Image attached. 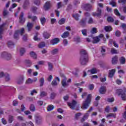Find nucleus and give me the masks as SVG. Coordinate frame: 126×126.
I'll return each instance as SVG.
<instances>
[{
	"label": "nucleus",
	"instance_id": "f257e3e1",
	"mask_svg": "<svg viewBox=\"0 0 126 126\" xmlns=\"http://www.w3.org/2000/svg\"><path fill=\"white\" fill-rule=\"evenodd\" d=\"M80 63L81 65H86L89 62V57L87 51L84 49H81L80 51Z\"/></svg>",
	"mask_w": 126,
	"mask_h": 126
},
{
	"label": "nucleus",
	"instance_id": "f03ea898",
	"mask_svg": "<svg viewBox=\"0 0 126 126\" xmlns=\"http://www.w3.org/2000/svg\"><path fill=\"white\" fill-rule=\"evenodd\" d=\"M92 98V95L91 94H89L85 100L83 102L82 106L81 107L82 110H87L89 107V105L91 103V99Z\"/></svg>",
	"mask_w": 126,
	"mask_h": 126
},
{
	"label": "nucleus",
	"instance_id": "7ed1b4c3",
	"mask_svg": "<svg viewBox=\"0 0 126 126\" xmlns=\"http://www.w3.org/2000/svg\"><path fill=\"white\" fill-rule=\"evenodd\" d=\"M117 93L118 96H120L123 101H126V88H124L123 90L121 89L117 90Z\"/></svg>",
	"mask_w": 126,
	"mask_h": 126
},
{
	"label": "nucleus",
	"instance_id": "20e7f679",
	"mask_svg": "<svg viewBox=\"0 0 126 126\" xmlns=\"http://www.w3.org/2000/svg\"><path fill=\"white\" fill-rule=\"evenodd\" d=\"M11 54L6 52H3L0 54V59H2V60H5L6 61H10V60H11Z\"/></svg>",
	"mask_w": 126,
	"mask_h": 126
},
{
	"label": "nucleus",
	"instance_id": "39448f33",
	"mask_svg": "<svg viewBox=\"0 0 126 126\" xmlns=\"http://www.w3.org/2000/svg\"><path fill=\"white\" fill-rule=\"evenodd\" d=\"M16 83L19 85L21 84H23V82H24V75H20L16 79Z\"/></svg>",
	"mask_w": 126,
	"mask_h": 126
},
{
	"label": "nucleus",
	"instance_id": "423d86ee",
	"mask_svg": "<svg viewBox=\"0 0 126 126\" xmlns=\"http://www.w3.org/2000/svg\"><path fill=\"white\" fill-rule=\"evenodd\" d=\"M34 119L35 124H36V125H41V124H42V122H43V118L41 117V116L35 115Z\"/></svg>",
	"mask_w": 126,
	"mask_h": 126
},
{
	"label": "nucleus",
	"instance_id": "0eeeda50",
	"mask_svg": "<svg viewBox=\"0 0 126 126\" xmlns=\"http://www.w3.org/2000/svg\"><path fill=\"white\" fill-rule=\"evenodd\" d=\"M82 8L86 11H90L92 8V5L89 3L84 4L82 6Z\"/></svg>",
	"mask_w": 126,
	"mask_h": 126
},
{
	"label": "nucleus",
	"instance_id": "6e6552de",
	"mask_svg": "<svg viewBox=\"0 0 126 126\" xmlns=\"http://www.w3.org/2000/svg\"><path fill=\"white\" fill-rule=\"evenodd\" d=\"M52 7V3L49 1H47L43 6V8L45 11L49 10Z\"/></svg>",
	"mask_w": 126,
	"mask_h": 126
},
{
	"label": "nucleus",
	"instance_id": "1a4fd4ad",
	"mask_svg": "<svg viewBox=\"0 0 126 126\" xmlns=\"http://www.w3.org/2000/svg\"><path fill=\"white\" fill-rule=\"evenodd\" d=\"M25 21H26V19L24 18V13L21 12L19 18V22L23 24V23H25Z\"/></svg>",
	"mask_w": 126,
	"mask_h": 126
},
{
	"label": "nucleus",
	"instance_id": "9d476101",
	"mask_svg": "<svg viewBox=\"0 0 126 126\" xmlns=\"http://www.w3.org/2000/svg\"><path fill=\"white\" fill-rule=\"evenodd\" d=\"M77 104L76 101L73 100L71 103H68V106L69 107L70 109L71 110H74L75 109V106Z\"/></svg>",
	"mask_w": 126,
	"mask_h": 126
},
{
	"label": "nucleus",
	"instance_id": "9b49d317",
	"mask_svg": "<svg viewBox=\"0 0 126 126\" xmlns=\"http://www.w3.org/2000/svg\"><path fill=\"white\" fill-rule=\"evenodd\" d=\"M62 85L64 88H66V87L69 86V84L67 82L66 78H64L62 79L61 81Z\"/></svg>",
	"mask_w": 126,
	"mask_h": 126
},
{
	"label": "nucleus",
	"instance_id": "f8f14e48",
	"mask_svg": "<svg viewBox=\"0 0 126 126\" xmlns=\"http://www.w3.org/2000/svg\"><path fill=\"white\" fill-rule=\"evenodd\" d=\"M87 21V18H83L79 22V24L82 27H85L86 26V22Z\"/></svg>",
	"mask_w": 126,
	"mask_h": 126
},
{
	"label": "nucleus",
	"instance_id": "ddd939ff",
	"mask_svg": "<svg viewBox=\"0 0 126 126\" xmlns=\"http://www.w3.org/2000/svg\"><path fill=\"white\" fill-rule=\"evenodd\" d=\"M60 39L58 37H56L55 38L51 39L50 41V44H51V45H57V44L60 43Z\"/></svg>",
	"mask_w": 126,
	"mask_h": 126
},
{
	"label": "nucleus",
	"instance_id": "4468645a",
	"mask_svg": "<svg viewBox=\"0 0 126 126\" xmlns=\"http://www.w3.org/2000/svg\"><path fill=\"white\" fill-rule=\"evenodd\" d=\"M102 14V10L99 8H97V12L93 13V16L100 17Z\"/></svg>",
	"mask_w": 126,
	"mask_h": 126
},
{
	"label": "nucleus",
	"instance_id": "2eb2a0df",
	"mask_svg": "<svg viewBox=\"0 0 126 126\" xmlns=\"http://www.w3.org/2000/svg\"><path fill=\"white\" fill-rule=\"evenodd\" d=\"M115 72H116V69H112L108 71V77L113 78L115 76Z\"/></svg>",
	"mask_w": 126,
	"mask_h": 126
},
{
	"label": "nucleus",
	"instance_id": "dca6fc26",
	"mask_svg": "<svg viewBox=\"0 0 126 126\" xmlns=\"http://www.w3.org/2000/svg\"><path fill=\"white\" fill-rule=\"evenodd\" d=\"M33 27H34V24H33V23L28 22L27 25V27L28 28V32H31Z\"/></svg>",
	"mask_w": 126,
	"mask_h": 126
},
{
	"label": "nucleus",
	"instance_id": "f3484780",
	"mask_svg": "<svg viewBox=\"0 0 126 126\" xmlns=\"http://www.w3.org/2000/svg\"><path fill=\"white\" fill-rule=\"evenodd\" d=\"M100 52L102 57L106 56V46H103L100 47Z\"/></svg>",
	"mask_w": 126,
	"mask_h": 126
},
{
	"label": "nucleus",
	"instance_id": "a211bd4d",
	"mask_svg": "<svg viewBox=\"0 0 126 126\" xmlns=\"http://www.w3.org/2000/svg\"><path fill=\"white\" fill-rule=\"evenodd\" d=\"M37 78H34L33 79H32L31 78H29L27 81H26V84H32V83H33V82H36L37 81Z\"/></svg>",
	"mask_w": 126,
	"mask_h": 126
},
{
	"label": "nucleus",
	"instance_id": "6ab92c4d",
	"mask_svg": "<svg viewBox=\"0 0 126 126\" xmlns=\"http://www.w3.org/2000/svg\"><path fill=\"white\" fill-rule=\"evenodd\" d=\"M99 93L100 94H105L106 93V87L102 86L99 89Z\"/></svg>",
	"mask_w": 126,
	"mask_h": 126
},
{
	"label": "nucleus",
	"instance_id": "aec40b11",
	"mask_svg": "<svg viewBox=\"0 0 126 126\" xmlns=\"http://www.w3.org/2000/svg\"><path fill=\"white\" fill-rule=\"evenodd\" d=\"M43 36L44 39H49L51 37V33L48 32H44L43 33Z\"/></svg>",
	"mask_w": 126,
	"mask_h": 126
},
{
	"label": "nucleus",
	"instance_id": "412c9836",
	"mask_svg": "<svg viewBox=\"0 0 126 126\" xmlns=\"http://www.w3.org/2000/svg\"><path fill=\"white\" fill-rule=\"evenodd\" d=\"M6 25V23H3L0 26V40L2 39V36H1V33L2 32V29L4 26Z\"/></svg>",
	"mask_w": 126,
	"mask_h": 126
},
{
	"label": "nucleus",
	"instance_id": "4be33fe9",
	"mask_svg": "<svg viewBox=\"0 0 126 126\" xmlns=\"http://www.w3.org/2000/svg\"><path fill=\"white\" fill-rule=\"evenodd\" d=\"M104 29L106 32H110L113 30V27L112 26H105Z\"/></svg>",
	"mask_w": 126,
	"mask_h": 126
},
{
	"label": "nucleus",
	"instance_id": "5701e85b",
	"mask_svg": "<svg viewBox=\"0 0 126 126\" xmlns=\"http://www.w3.org/2000/svg\"><path fill=\"white\" fill-rule=\"evenodd\" d=\"M112 64H117L118 63V56H115L112 59Z\"/></svg>",
	"mask_w": 126,
	"mask_h": 126
},
{
	"label": "nucleus",
	"instance_id": "b1692460",
	"mask_svg": "<svg viewBox=\"0 0 126 126\" xmlns=\"http://www.w3.org/2000/svg\"><path fill=\"white\" fill-rule=\"evenodd\" d=\"M28 5H29V0H26L23 6L24 9H27V6H28Z\"/></svg>",
	"mask_w": 126,
	"mask_h": 126
},
{
	"label": "nucleus",
	"instance_id": "393cba45",
	"mask_svg": "<svg viewBox=\"0 0 126 126\" xmlns=\"http://www.w3.org/2000/svg\"><path fill=\"white\" fill-rule=\"evenodd\" d=\"M69 36V32H65L62 35L61 37L62 38H67V37Z\"/></svg>",
	"mask_w": 126,
	"mask_h": 126
},
{
	"label": "nucleus",
	"instance_id": "a878e982",
	"mask_svg": "<svg viewBox=\"0 0 126 126\" xmlns=\"http://www.w3.org/2000/svg\"><path fill=\"white\" fill-rule=\"evenodd\" d=\"M7 45L8 48H10L11 49L14 47V44L11 41H8L7 43Z\"/></svg>",
	"mask_w": 126,
	"mask_h": 126
},
{
	"label": "nucleus",
	"instance_id": "bb28decb",
	"mask_svg": "<svg viewBox=\"0 0 126 126\" xmlns=\"http://www.w3.org/2000/svg\"><path fill=\"white\" fill-rule=\"evenodd\" d=\"M72 17L74 18L75 20L78 21L79 20V17H80V15L78 14H74L72 15Z\"/></svg>",
	"mask_w": 126,
	"mask_h": 126
},
{
	"label": "nucleus",
	"instance_id": "cd10ccee",
	"mask_svg": "<svg viewBox=\"0 0 126 126\" xmlns=\"http://www.w3.org/2000/svg\"><path fill=\"white\" fill-rule=\"evenodd\" d=\"M120 64H125L126 63V58L124 57H122L119 59Z\"/></svg>",
	"mask_w": 126,
	"mask_h": 126
},
{
	"label": "nucleus",
	"instance_id": "c85d7f7f",
	"mask_svg": "<svg viewBox=\"0 0 126 126\" xmlns=\"http://www.w3.org/2000/svg\"><path fill=\"white\" fill-rule=\"evenodd\" d=\"M19 36V31H16L14 34V38L17 40L18 39V37Z\"/></svg>",
	"mask_w": 126,
	"mask_h": 126
},
{
	"label": "nucleus",
	"instance_id": "c756f323",
	"mask_svg": "<svg viewBox=\"0 0 126 126\" xmlns=\"http://www.w3.org/2000/svg\"><path fill=\"white\" fill-rule=\"evenodd\" d=\"M93 42L94 44H96V43H98V42H100V38H99V37L96 36L95 37L93 38Z\"/></svg>",
	"mask_w": 126,
	"mask_h": 126
},
{
	"label": "nucleus",
	"instance_id": "7c9ffc66",
	"mask_svg": "<svg viewBox=\"0 0 126 126\" xmlns=\"http://www.w3.org/2000/svg\"><path fill=\"white\" fill-rule=\"evenodd\" d=\"M30 55L32 58H33V59H37V54H36V53L33 51H31L30 53Z\"/></svg>",
	"mask_w": 126,
	"mask_h": 126
},
{
	"label": "nucleus",
	"instance_id": "2f4dec72",
	"mask_svg": "<svg viewBox=\"0 0 126 126\" xmlns=\"http://www.w3.org/2000/svg\"><path fill=\"white\" fill-rule=\"evenodd\" d=\"M4 76L5 77V81H9V80H10V77H9V74H7V73H5L4 74Z\"/></svg>",
	"mask_w": 126,
	"mask_h": 126
},
{
	"label": "nucleus",
	"instance_id": "473e14b6",
	"mask_svg": "<svg viewBox=\"0 0 126 126\" xmlns=\"http://www.w3.org/2000/svg\"><path fill=\"white\" fill-rule=\"evenodd\" d=\"M25 52H26V50H25V48H21L20 49V56H23L25 54Z\"/></svg>",
	"mask_w": 126,
	"mask_h": 126
},
{
	"label": "nucleus",
	"instance_id": "72a5a7b5",
	"mask_svg": "<svg viewBox=\"0 0 126 126\" xmlns=\"http://www.w3.org/2000/svg\"><path fill=\"white\" fill-rule=\"evenodd\" d=\"M88 72H91L92 74H94L95 73H97V70L95 68H93L91 70H88Z\"/></svg>",
	"mask_w": 126,
	"mask_h": 126
},
{
	"label": "nucleus",
	"instance_id": "f704fd0d",
	"mask_svg": "<svg viewBox=\"0 0 126 126\" xmlns=\"http://www.w3.org/2000/svg\"><path fill=\"white\" fill-rule=\"evenodd\" d=\"M107 21L110 23H113L114 21H115V20H114V18L113 17L109 16L107 18Z\"/></svg>",
	"mask_w": 126,
	"mask_h": 126
},
{
	"label": "nucleus",
	"instance_id": "c9c22d12",
	"mask_svg": "<svg viewBox=\"0 0 126 126\" xmlns=\"http://www.w3.org/2000/svg\"><path fill=\"white\" fill-rule=\"evenodd\" d=\"M25 63L27 66L30 67L32 65V62L30 60H26Z\"/></svg>",
	"mask_w": 126,
	"mask_h": 126
},
{
	"label": "nucleus",
	"instance_id": "e433bc0d",
	"mask_svg": "<svg viewBox=\"0 0 126 126\" xmlns=\"http://www.w3.org/2000/svg\"><path fill=\"white\" fill-rule=\"evenodd\" d=\"M7 15H8V11H7V9H6V8H4L3 10V16L5 17Z\"/></svg>",
	"mask_w": 126,
	"mask_h": 126
},
{
	"label": "nucleus",
	"instance_id": "4c0bfd02",
	"mask_svg": "<svg viewBox=\"0 0 126 126\" xmlns=\"http://www.w3.org/2000/svg\"><path fill=\"white\" fill-rule=\"evenodd\" d=\"M54 108L55 107H54V105H48L47 107L48 112H51V111H53V110H54Z\"/></svg>",
	"mask_w": 126,
	"mask_h": 126
},
{
	"label": "nucleus",
	"instance_id": "58836bf2",
	"mask_svg": "<svg viewBox=\"0 0 126 126\" xmlns=\"http://www.w3.org/2000/svg\"><path fill=\"white\" fill-rule=\"evenodd\" d=\"M52 55H57L58 53H59V49L56 48L53 49L51 52Z\"/></svg>",
	"mask_w": 126,
	"mask_h": 126
},
{
	"label": "nucleus",
	"instance_id": "ea45409f",
	"mask_svg": "<svg viewBox=\"0 0 126 126\" xmlns=\"http://www.w3.org/2000/svg\"><path fill=\"white\" fill-rule=\"evenodd\" d=\"M38 8L36 6H32L31 8V11H32L33 13H37V10Z\"/></svg>",
	"mask_w": 126,
	"mask_h": 126
},
{
	"label": "nucleus",
	"instance_id": "a19ab883",
	"mask_svg": "<svg viewBox=\"0 0 126 126\" xmlns=\"http://www.w3.org/2000/svg\"><path fill=\"white\" fill-rule=\"evenodd\" d=\"M30 110L32 112H35V110H36V108H35V105H34V104H31V106L30 107Z\"/></svg>",
	"mask_w": 126,
	"mask_h": 126
},
{
	"label": "nucleus",
	"instance_id": "79ce46f5",
	"mask_svg": "<svg viewBox=\"0 0 126 126\" xmlns=\"http://www.w3.org/2000/svg\"><path fill=\"white\" fill-rule=\"evenodd\" d=\"M111 117H113V118H114V119H116V118H117V115L116 114H114L113 113H110V114H108L106 118H111Z\"/></svg>",
	"mask_w": 126,
	"mask_h": 126
},
{
	"label": "nucleus",
	"instance_id": "37998d69",
	"mask_svg": "<svg viewBox=\"0 0 126 126\" xmlns=\"http://www.w3.org/2000/svg\"><path fill=\"white\" fill-rule=\"evenodd\" d=\"M47 95H48V94H47L46 92L44 91L41 92L40 94V97H41V98H43V97H46Z\"/></svg>",
	"mask_w": 126,
	"mask_h": 126
},
{
	"label": "nucleus",
	"instance_id": "c03bdc74",
	"mask_svg": "<svg viewBox=\"0 0 126 126\" xmlns=\"http://www.w3.org/2000/svg\"><path fill=\"white\" fill-rule=\"evenodd\" d=\"M48 70H52L53 68V63H51L50 62H48Z\"/></svg>",
	"mask_w": 126,
	"mask_h": 126
},
{
	"label": "nucleus",
	"instance_id": "a18cd8bd",
	"mask_svg": "<svg viewBox=\"0 0 126 126\" xmlns=\"http://www.w3.org/2000/svg\"><path fill=\"white\" fill-rule=\"evenodd\" d=\"M46 18L42 17L40 18V22L42 25H44L45 23H46Z\"/></svg>",
	"mask_w": 126,
	"mask_h": 126
},
{
	"label": "nucleus",
	"instance_id": "49530a36",
	"mask_svg": "<svg viewBox=\"0 0 126 126\" xmlns=\"http://www.w3.org/2000/svg\"><path fill=\"white\" fill-rule=\"evenodd\" d=\"M40 86L42 87L44 85V78H41L39 79Z\"/></svg>",
	"mask_w": 126,
	"mask_h": 126
},
{
	"label": "nucleus",
	"instance_id": "de8ad7c7",
	"mask_svg": "<svg viewBox=\"0 0 126 126\" xmlns=\"http://www.w3.org/2000/svg\"><path fill=\"white\" fill-rule=\"evenodd\" d=\"M45 46H46V44L45 43V42H42L39 44L38 48L42 49V48H44V47H45Z\"/></svg>",
	"mask_w": 126,
	"mask_h": 126
},
{
	"label": "nucleus",
	"instance_id": "09e8293b",
	"mask_svg": "<svg viewBox=\"0 0 126 126\" xmlns=\"http://www.w3.org/2000/svg\"><path fill=\"white\" fill-rule=\"evenodd\" d=\"M71 9H72V5L71 4H68L66 9V11H69Z\"/></svg>",
	"mask_w": 126,
	"mask_h": 126
},
{
	"label": "nucleus",
	"instance_id": "8fccbe9b",
	"mask_svg": "<svg viewBox=\"0 0 126 126\" xmlns=\"http://www.w3.org/2000/svg\"><path fill=\"white\" fill-rule=\"evenodd\" d=\"M59 23L60 24V25H62V24H64V23H65V19L64 18L61 19L59 21Z\"/></svg>",
	"mask_w": 126,
	"mask_h": 126
},
{
	"label": "nucleus",
	"instance_id": "3c124183",
	"mask_svg": "<svg viewBox=\"0 0 126 126\" xmlns=\"http://www.w3.org/2000/svg\"><path fill=\"white\" fill-rule=\"evenodd\" d=\"M111 53L112 55L118 54V51L115 48H111Z\"/></svg>",
	"mask_w": 126,
	"mask_h": 126
},
{
	"label": "nucleus",
	"instance_id": "603ef678",
	"mask_svg": "<svg viewBox=\"0 0 126 126\" xmlns=\"http://www.w3.org/2000/svg\"><path fill=\"white\" fill-rule=\"evenodd\" d=\"M81 32H82V34H83L84 36H87V30L86 29L82 30L81 31Z\"/></svg>",
	"mask_w": 126,
	"mask_h": 126
},
{
	"label": "nucleus",
	"instance_id": "864d4df0",
	"mask_svg": "<svg viewBox=\"0 0 126 126\" xmlns=\"http://www.w3.org/2000/svg\"><path fill=\"white\" fill-rule=\"evenodd\" d=\"M12 122H13V116H9L8 118V122L9 124H12Z\"/></svg>",
	"mask_w": 126,
	"mask_h": 126
},
{
	"label": "nucleus",
	"instance_id": "5fc2aeb1",
	"mask_svg": "<svg viewBox=\"0 0 126 126\" xmlns=\"http://www.w3.org/2000/svg\"><path fill=\"white\" fill-rule=\"evenodd\" d=\"M115 14H116L117 16H121V13L119 12V10L117 9H115L114 11Z\"/></svg>",
	"mask_w": 126,
	"mask_h": 126
},
{
	"label": "nucleus",
	"instance_id": "6e6d98bb",
	"mask_svg": "<svg viewBox=\"0 0 126 126\" xmlns=\"http://www.w3.org/2000/svg\"><path fill=\"white\" fill-rule=\"evenodd\" d=\"M57 96V94L55 93H52L50 95V98L52 99H55V97Z\"/></svg>",
	"mask_w": 126,
	"mask_h": 126
},
{
	"label": "nucleus",
	"instance_id": "4d7b16f0",
	"mask_svg": "<svg viewBox=\"0 0 126 126\" xmlns=\"http://www.w3.org/2000/svg\"><path fill=\"white\" fill-rule=\"evenodd\" d=\"M92 34H95L97 33V29L96 28H93L91 31Z\"/></svg>",
	"mask_w": 126,
	"mask_h": 126
},
{
	"label": "nucleus",
	"instance_id": "13d9d810",
	"mask_svg": "<svg viewBox=\"0 0 126 126\" xmlns=\"http://www.w3.org/2000/svg\"><path fill=\"white\" fill-rule=\"evenodd\" d=\"M120 11H123L124 13H126V7L124 6L120 8Z\"/></svg>",
	"mask_w": 126,
	"mask_h": 126
},
{
	"label": "nucleus",
	"instance_id": "bf43d9fd",
	"mask_svg": "<svg viewBox=\"0 0 126 126\" xmlns=\"http://www.w3.org/2000/svg\"><path fill=\"white\" fill-rule=\"evenodd\" d=\"M34 3L35 4V5H40L41 2L40 0H34Z\"/></svg>",
	"mask_w": 126,
	"mask_h": 126
},
{
	"label": "nucleus",
	"instance_id": "052dcab7",
	"mask_svg": "<svg viewBox=\"0 0 126 126\" xmlns=\"http://www.w3.org/2000/svg\"><path fill=\"white\" fill-rule=\"evenodd\" d=\"M74 41L76 43H80V37H76L74 38Z\"/></svg>",
	"mask_w": 126,
	"mask_h": 126
},
{
	"label": "nucleus",
	"instance_id": "680f3d73",
	"mask_svg": "<svg viewBox=\"0 0 126 126\" xmlns=\"http://www.w3.org/2000/svg\"><path fill=\"white\" fill-rule=\"evenodd\" d=\"M51 84L53 86H57V85H58V83H57V81L56 80H53Z\"/></svg>",
	"mask_w": 126,
	"mask_h": 126
},
{
	"label": "nucleus",
	"instance_id": "e2e57ef3",
	"mask_svg": "<svg viewBox=\"0 0 126 126\" xmlns=\"http://www.w3.org/2000/svg\"><path fill=\"white\" fill-rule=\"evenodd\" d=\"M81 116V113H78L75 114V119L76 120H78L79 119V117Z\"/></svg>",
	"mask_w": 126,
	"mask_h": 126
},
{
	"label": "nucleus",
	"instance_id": "0e129e2a",
	"mask_svg": "<svg viewBox=\"0 0 126 126\" xmlns=\"http://www.w3.org/2000/svg\"><path fill=\"white\" fill-rule=\"evenodd\" d=\"M121 27H122V28H123V29L124 31H126V24L122 23L121 26Z\"/></svg>",
	"mask_w": 126,
	"mask_h": 126
},
{
	"label": "nucleus",
	"instance_id": "69168bd1",
	"mask_svg": "<svg viewBox=\"0 0 126 126\" xmlns=\"http://www.w3.org/2000/svg\"><path fill=\"white\" fill-rule=\"evenodd\" d=\"M114 97L107 98V101H108L109 103H112L114 102Z\"/></svg>",
	"mask_w": 126,
	"mask_h": 126
},
{
	"label": "nucleus",
	"instance_id": "338daca9",
	"mask_svg": "<svg viewBox=\"0 0 126 126\" xmlns=\"http://www.w3.org/2000/svg\"><path fill=\"white\" fill-rule=\"evenodd\" d=\"M115 35L117 37H120L121 36V32H120V31H116Z\"/></svg>",
	"mask_w": 126,
	"mask_h": 126
},
{
	"label": "nucleus",
	"instance_id": "774afa93",
	"mask_svg": "<svg viewBox=\"0 0 126 126\" xmlns=\"http://www.w3.org/2000/svg\"><path fill=\"white\" fill-rule=\"evenodd\" d=\"M68 44V41H67V40L65 39L63 40V45H64V46H66Z\"/></svg>",
	"mask_w": 126,
	"mask_h": 126
}]
</instances>
